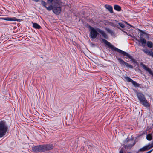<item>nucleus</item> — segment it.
I'll return each instance as SVG.
<instances>
[{"label": "nucleus", "mask_w": 153, "mask_h": 153, "mask_svg": "<svg viewBox=\"0 0 153 153\" xmlns=\"http://www.w3.org/2000/svg\"><path fill=\"white\" fill-rule=\"evenodd\" d=\"M152 148L151 147V146H150V144H148L146 146H145L144 147L140 148L138 151V152L140 151H147L151 149Z\"/></svg>", "instance_id": "obj_10"}, {"label": "nucleus", "mask_w": 153, "mask_h": 153, "mask_svg": "<svg viewBox=\"0 0 153 153\" xmlns=\"http://www.w3.org/2000/svg\"><path fill=\"white\" fill-rule=\"evenodd\" d=\"M33 24V28L36 29H39L41 28V27L39 25L36 23H33L32 22Z\"/></svg>", "instance_id": "obj_15"}, {"label": "nucleus", "mask_w": 153, "mask_h": 153, "mask_svg": "<svg viewBox=\"0 0 153 153\" xmlns=\"http://www.w3.org/2000/svg\"><path fill=\"white\" fill-rule=\"evenodd\" d=\"M137 96L139 100L142 103L143 105L146 107H149L150 104L145 97V96L141 93H137Z\"/></svg>", "instance_id": "obj_4"}, {"label": "nucleus", "mask_w": 153, "mask_h": 153, "mask_svg": "<svg viewBox=\"0 0 153 153\" xmlns=\"http://www.w3.org/2000/svg\"><path fill=\"white\" fill-rule=\"evenodd\" d=\"M142 51L148 55L152 57L153 56V52H152V51H149L147 49H142Z\"/></svg>", "instance_id": "obj_12"}, {"label": "nucleus", "mask_w": 153, "mask_h": 153, "mask_svg": "<svg viewBox=\"0 0 153 153\" xmlns=\"http://www.w3.org/2000/svg\"><path fill=\"white\" fill-rule=\"evenodd\" d=\"M96 30L98 32L100 33L102 35L104 38L105 39H108V36L107 35L104 31L101 30L99 28H97Z\"/></svg>", "instance_id": "obj_11"}, {"label": "nucleus", "mask_w": 153, "mask_h": 153, "mask_svg": "<svg viewBox=\"0 0 153 153\" xmlns=\"http://www.w3.org/2000/svg\"><path fill=\"white\" fill-rule=\"evenodd\" d=\"M102 40L105 44H106L108 46L110 47L111 49L112 50L116 51L124 56H126V57H125L126 58H128L130 59H131V61H132L134 59L129 54L125 52V51L119 49L113 46L109 42L105 39H102Z\"/></svg>", "instance_id": "obj_1"}, {"label": "nucleus", "mask_w": 153, "mask_h": 153, "mask_svg": "<svg viewBox=\"0 0 153 153\" xmlns=\"http://www.w3.org/2000/svg\"><path fill=\"white\" fill-rule=\"evenodd\" d=\"M42 152L50 150L53 148V146L52 144H45L42 145Z\"/></svg>", "instance_id": "obj_7"}, {"label": "nucleus", "mask_w": 153, "mask_h": 153, "mask_svg": "<svg viewBox=\"0 0 153 153\" xmlns=\"http://www.w3.org/2000/svg\"><path fill=\"white\" fill-rule=\"evenodd\" d=\"M114 8L115 10L118 11H120L121 10V7L117 5H114Z\"/></svg>", "instance_id": "obj_18"}, {"label": "nucleus", "mask_w": 153, "mask_h": 153, "mask_svg": "<svg viewBox=\"0 0 153 153\" xmlns=\"http://www.w3.org/2000/svg\"><path fill=\"white\" fill-rule=\"evenodd\" d=\"M119 153H123V150L122 149H121L119 151Z\"/></svg>", "instance_id": "obj_28"}, {"label": "nucleus", "mask_w": 153, "mask_h": 153, "mask_svg": "<svg viewBox=\"0 0 153 153\" xmlns=\"http://www.w3.org/2000/svg\"><path fill=\"white\" fill-rule=\"evenodd\" d=\"M150 74L152 75L153 76V72L152 71Z\"/></svg>", "instance_id": "obj_31"}, {"label": "nucleus", "mask_w": 153, "mask_h": 153, "mask_svg": "<svg viewBox=\"0 0 153 153\" xmlns=\"http://www.w3.org/2000/svg\"><path fill=\"white\" fill-rule=\"evenodd\" d=\"M125 79L128 82H131V83L133 80L131 79L128 76H126L124 77Z\"/></svg>", "instance_id": "obj_22"}, {"label": "nucleus", "mask_w": 153, "mask_h": 153, "mask_svg": "<svg viewBox=\"0 0 153 153\" xmlns=\"http://www.w3.org/2000/svg\"><path fill=\"white\" fill-rule=\"evenodd\" d=\"M105 30L111 35H113L114 33V32L112 30L108 28H106Z\"/></svg>", "instance_id": "obj_19"}, {"label": "nucleus", "mask_w": 153, "mask_h": 153, "mask_svg": "<svg viewBox=\"0 0 153 153\" xmlns=\"http://www.w3.org/2000/svg\"><path fill=\"white\" fill-rule=\"evenodd\" d=\"M152 151V150H151L149 151H148V152H147L146 153H151V152Z\"/></svg>", "instance_id": "obj_29"}, {"label": "nucleus", "mask_w": 153, "mask_h": 153, "mask_svg": "<svg viewBox=\"0 0 153 153\" xmlns=\"http://www.w3.org/2000/svg\"><path fill=\"white\" fill-rule=\"evenodd\" d=\"M136 40L139 43L140 45L144 47L146 44V40L143 37H140L139 39H136Z\"/></svg>", "instance_id": "obj_8"}, {"label": "nucleus", "mask_w": 153, "mask_h": 153, "mask_svg": "<svg viewBox=\"0 0 153 153\" xmlns=\"http://www.w3.org/2000/svg\"><path fill=\"white\" fill-rule=\"evenodd\" d=\"M90 37L93 39H95L96 38L98 33L97 30H96L93 27H90Z\"/></svg>", "instance_id": "obj_6"}, {"label": "nucleus", "mask_w": 153, "mask_h": 153, "mask_svg": "<svg viewBox=\"0 0 153 153\" xmlns=\"http://www.w3.org/2000/svg\"><path fill=\"white\" fill-rule=\"evenodd\" d=\"M128 153H130V152H128Z\"/></svg>", "instance_id": "obj_33"}, {"label": "nucleus", "mask_w": 153, "mask_h": 153, "mask_svg": "<svg viewBox=\"0 0 153 153\" xmlns=\"http://www.w3.org/2000/svg\"><path fill=\"white\" fill-rule=\"evenodd\" d=\"M117 59L119 63L122 66H125L126 67H128L131 69L133 68V66L125 62L121 58H117Z\"/></svg>", "instance_id": "obj_5"}, {"label": "nucleus", "mask_w": 153, "mask_h": 153, "mask_svg": "<svg viewBox=\"0 0 153 153\" xmlns=\"http://www.w3.org/2000/svg\"><path fill=\"white\" fill-rule=\"evenodd\" d=\"M105 7L111 13H112L113 12L112 7L110 5H105Z\"/></svg>", "instance_id": "obj_14"}, {"label": "nucleus", "mask_w": 153, "mask_h": 153, "mask_svg": "<svg viewBox=\"0 0 153 153\" xmlns=\"http://www.w3.org/2000/svg\"><path fill=\"white\" fill-rule=\"evenodd\" d=\"M36 2H38L39 1V0H34Z\"/></svg>", "instance_id": "obj_32"}, {"label": "nucleus", "mask_w": 153, "mask_h": 153, "mask_svg": "<svg viewBox=\"0 0 153 153\" xmlns=\"http://www.w3.org/2000/svg\"><path fill=\"white\" fill-rule=\"evenodd\" d=\"M139 31L140 32V37H142V36H143V34H147L146 33L144 32L143 31L140 30H139Z\"/></svg>", "instance_id": "obj_24"}, {"label": "nucleus", "mask_w": 153, "mask_h": 153, "mask_svg": "<svg viewBox=\"0 0 153 153\" xmlns=\"http://www.w3.org/2000/svg\"><path fill=\"white\" fill-rule=\"evenodd\" d=\"M135 144V141H133L132 143L129 144L126 146V147L127 148L129 149L131 148L132 146H133Z\"/></svg>", "instance_id": "obj_21"}, {"label": "nucleus", "mask_w": 153, "mask_h": 153, "mask_svg": "<svg viewBox=\"0 0 153 153\" xmlns=\"http://www.w3.org/2000/svg\"><path fill=\"white\" fill-rule=\"evenodd\" d=\"M141 64H142V66L143 68L150 74L152 72L151 70L149 68L147 67L144 64H143V63H142Z\"/></svg>", "instance_id": "obj_17"}, {"label": "nucleus", "mask_w": 153, "mask_h": 153, "mask_svg": "<svg viewBox=\"0 0 153 153\" xmlns=\"http://www.w3.org/2000/svg\"><path fill=\"white\" fill-rule=\"evenodd\" d=\"M153 136V132L152 131L151 134H149L146 135V139L149 141H150L151 140Z\"/></svg>", "instance_id": "obj_16"}, {"label": "nucleus", "mask_w": 153, "mask_h": 153, "mask_svg": "<svg viewBox=\"0 0 153 153\" xmlns=\"http://www.w3.org/2000/svg\"><path fill=\"white\" fill-rule=\"evenodd\" d=\"M118 24L122 28H124L125 27L124 25L122 23H119Z\"/></svg>", "instance_id": "obj_25"}, {"label": "nucleus", "mask_w": 153, "mask_h": 153, "mask_svg": "<svg viewBox=\"0 0 153 153\" xmlns=\"http://www.w3.org/2000/svg\"><path fill=\"white\" fill-rule=\"evenodd\" d=\"M126 22V23L128 25H129V26H130V24H129L128 23H127V22Z\"/></svg>", "instance_id": "obj_30"}, {"label": "nucleus", "mask_w": 153, "mask_h": 153, "mask_svg": "<svg viewBox=\"0 0 153 153\" xmlns=\"http://www.w3.org/2000/svg\"><path fill=\"white\" fill-rule=\"evenodd\" d=\"M146 43L148 47L152 48L153 47V43L151 41H148Z\"/></svg>", "instance_id": "obj_20"}, {"label": "nucleus", "mask_w": 153, "mask_h": 153, "mask_svg": "<svg viewBox=\"0 0 153 153\" xmlns=\"http://www.w3.org/2000/svg\"><path fill=\"white\" fill-rule=\"evenodd\" d=\"M41 3V4L49 11L52 10L53 12L57 15H59L61 13L62 10L60 6L57 3L53 5H50V6L47 7L46 6L47 3L44 1L42 0Z\"/></svg>", "instance_id": "obj_2"}, {"label": "nucleus", "mask_w": 153, "mask_h": 153, "mask_svg": "<svg viewBox=\"0 0 153 153\" xmlns=\"http://www.w3.org/2000/svg\"><path fill=\"white\" fill-rule=\"evenodd\" d=\"M1 19L2 20L9 21H16L17 19L15 17L13 18H10L9 17H3Z\"/></svg>", "instance_id": "obj_13"}, {"label": "nucleus", "mask_w": 153, "mask_h": 153, "mask_svg": "<svg viewBox=\"0 0 153 153\" xmlns=\"http://www.w3.org/2000/svg\"><path fill=\"white\" fill-rule=\"evenodd\" d=\"M132 83L134 86L136 87H140V84L135 81H133Z\"/></svg>", "instance_id": "obj_23"}, {"label": "nucleus", "mask_w": 153, "mask_h": 153, "mask_svg": "<svg viewBox=\"0 0 153 153\" xmlns=\"http://www.w3.org/2000/svg\"><path fill=\"white\" fill-rule=\"evenodd\" d=\"M42 145L35 146L32 147L33 151L36 152H42Z\"/></svg>", "instance_id": "obj_9"}, {"label": "nucleus", "mask_w": 153, "mask_h": 153, "mask_svg": "<svg viewBox=\"0 0 153 153\" xmlns=\"http://www.w3.org/2000/svg\"><path fill=\"white\" fill-rule=\"evenodd\" d=\"M8 130V126L4 120L0 121V137L4 136Z\"/></svg>", "instance_id": "obj_3"}, {"label": "nucleus", "mask_w": 153, "mask_h": 153, "mask_svg": "<svg viewBox=\"0 0 153 153\" xmlns=\"http://www.w3.org/2000/svg\"><path fill=\"white\" fill-rule=\"evenodd\" d=\"M132 62L134 63V65H138L137 62L135 59L133 60Z\"/></svg>", "instance_id": "obj_26"}, {"label": "nucleus", "mask_w": 153, "mask_h": 153, "mask_svg": "<svg viewBox=\"0 0 153 153\" xmlns=\"http://www.w3.org/2000/svg\"><path fill=\"white\" fill-rule=\"evenodd\" d=\"M55 0H48L47 2L48 3H52V2Z\"/></svg>", "instance_id": "obj_27"}]
</instances>
